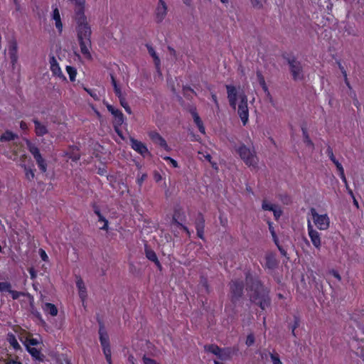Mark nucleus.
<instances>
[{
	"label": "nucleus",
	"mask_w": 364,
	"mask_h": 364,
	"mask_svg": "<svg viewBox=\"0 0 364 364\" xmlns=\"http://www.w3.org/2000/svg\"><path fill=\"white\" fill-rule=\"evenodd\" d=\"M36 161V164L42 173H46L47 171V163L46 160L43 158L42 155L36 156L34 158Z\"/></svg>",
	"instance_id": "34"
},
{
	"label": "nucleus",
	"mask_w": 364,
	"mask_h": 364,
	"mask_svg": "<svg viewBox=\"0 0 364 364\" xmlns=\"http://www.w3.org/2000/svg\"><path fill=\"white\" fill-rule=\"evenodd\" d=\"M76 287L78 290L79 296L82 303H84L87 297V293L85 283L80 277H76Z\"/></svg>",
	"instance_id": "21"
},
{
	"label": "nucleus",
	"mask_w": 364,
	"mask_h": 364,
	"mask_svg": "<svg viewBox=\"0 0 364 364\" xmlns=\"http://www.w3.org/2000/svg\"><path fill=\"white\" fill-rule=\"evenodd\" d=\"M236 151L247 166L254 168L257 166L258 158L254 150H252L245 144H242Z\"/></svg>",
	"instance_id": "4"
},
{
	"label": "nucleus",
	"mask_w": 364,
	"mask_h": 364,
	"mask_svg": "<svg viewBox=\"0 0 364 364\" xmlns=\"http://www.w3.org/2000/svg\"><path fill=\"white\" fill-rule=\"evenodd\" d=\"M143 361L144 364H159L154 359L148 358L146 355L143 357Z\"/></svg>",
	"instance_id": "55"
},
{
	"label": "nucleus",
	"mask_w": 364,
	"mask_h": 364,
	"mask_svg": "<svg viewBox=\"0 0 364 364\" xmlns=\"http://www.w3.org/2000/svg\"><path fill=\"white\" fill-rule=\"evenodd\" d=\"M53 18L55 21V27L61 32L63 29V23L60 18V12L58 8H55L53 11Z\"/></svg>",
	"instance_id": "32"
},
{
	"label": "nucleus",
	"mask_w": 364,
	"mask_h": 364,
	"mask_svg": "<svg viewBox=\"0 0 364 364\" xmlns=\"http://www.w3.org/2000/svg\"><path fill=\"white\" fill-rule=\"evenodd\" d=\"M122 125H118V124H114V129L115 131V132L117 134V135L122 139H124V136H123V134H122V130L120 129V127Z\"/></svg>",
	"instance_id": "58"
},
{
	"label": "nucleus",
	"mask_w": 364,
	"mask_h": 364,
	"mask_svg": "<svg viewBox=\"0 0 364 364\" xmlns=\"http://www.w3.org/2000/svg\"><path fill=\"white\" fill-rule=\"evenodd\" d=\"M256 74H257V77L258 82H259L260 86L262 87L263 91L267 94V95L268 97H271L270 92L267 86L264 77L262 75V73L260 71H257ZM270 99L272 100V97H270Z\"/></svg>",
	"instance_id": "31"
},
{
	"label": "nucleus",
	"mask_w": 364,
	"mask_h": 364,
	"mask_svg": "<svg viewBox=\"0 0 364 364\" xmlns=\"http://www.w3.org/2000/svg\"><path fill=\"white\" fill-rule=\"evenodd\" d=\"M289 65V70L294 80H301L304 79V70L301 63L294 56L287 58Z\"/></svg>",
	"instance_id": "5"
},
{
	"label": "nucleus",
	"mask_w": 364,
	"mask_h": 364,
	"mask_svg": "<svg viewBox=\"0 0 364 364\" xmlns=\"http://www.w3.org/2000/svg\"><path fill=\"white\" fill-rule=\"evenodd\" d=\"M8 50L11 63L12 65L14 66L18 61V44L15 38L9 41Z\"/></svg>",
	"instance_id": "17"
},
{
	"label": "nucleus",
	"mask_w": 364,
	"mask_h": 364,
	"mask_svg": "<svg viewBox=\"0 0 364 364\" xmlns=\"http://www.w3.org/2000/svg\"><path fill=\"white\" fill-rule=\"evenodd\" d=\"M204 348L205 351L211 353L216 356L219 354L221 349V348L215 344L206 345Z\"/></svg>",
	"instance_id": "37"
},
{
	"label": "nucleus",
	"mask_w": 364,
	"mask_h": 364,
	"mask_svg": "<svg viewBox=\"0 0 364 364\" xmlns=\"http://www.w3.org/2000/svg\"><path fill=\"white\" fill-rule=\"evenodd\" d=\"M331 161L335 164V166H336L337 170L341 169V168H343L342 164L336 158L331 159Z\"/></svg>",
	"instance_id": "64"
},
{
	"label": "nucleus",
	"mask_w": 364,
	"mask_h": 364,
	"mask_svg": "<svg viewBox=\"0 0 364 364\" xmlns=\"http://www.w3.org/2000/svg\"><path fill=\"white\" fill-rule=\"evenodd\" d=\"M255 341V336L253 333H250L247 336L245 343L246 345L250 347L252 346Z\"/></svg>",
	"instance_id": "50"
},
{
	"label": "nucleus",
	"mask_w": 364,
	"mask_h": 364,
	"mask_svg": "<svg viewBox=\"0 0 364 364\" xmlns=\"http://www.w3.org/2000/svg\"><path fill=\"white\" fill-rule=\"evenodd\" d=\"M106 107L114 117V124L122 125L125 119L122 112L109 103H106Z\"/></svg>",
	"instance_id": "16"
},
{
	"label": "nucleus",
	"mask_w": 364,
	"mask_h": 364,
	"mask_svg": "<svg viewBox=\"0 0 364 364\" xmlns=\"http://www.w3.org/2000/svg\"><path fill=\"white\" fill-rule=\"evenodd\" d=\"M66 71L69 75L70 80L71 82H74L75 80V77L77 75V70L75 67L67 65L66 66Z\"/></svg>",
	"instance_id": "38"
},
{
	"label": "nucleus",
	"mask_w": 364,
	"mask_h": 364,
	"mask_svg": "<svg viewBox=\"0 0 364 364\" xmlns=\"http://www.w3.org/2000/svg\"><path fill=\"white\" fill-rule=\"evenodd\" d=\"M277 247L278 248L279 251L280 252L281 255L285 257H287V252L284 249V247L280 245L279 240H277V243H274Z\"/></svg>",
	"instance_id": "52"
},
{
	"label": "nucleus",
	"mask_w": 364,
	"mask_h": 364,
	"mask_svg": "<svg viewBox=\"0 0 364 364\" xmlns=\"http://www.w3.org/2000/svg\"><path fill=\"white\" fill-rule=\"evenodd\" d=\"M146 177H147L146 173H142L141 176H138L136 182L139 187H141L142 186L144 181H145Z\"/></svg>",
	"instance_id": "51"
},
{
	"label": "nucleus",
	"mask_w": 364,
	"mask_h": 364,
	"mask_svg": "<svg viewBox=\"0 0 364 364\" xmlns=\"http://www.w3.org/2000/svg\"><path fill=\"white\" fill-rule=\"evenodd\" d=\"M167 14V6L164 0H159L158 5L155 10L156 21L161 23Z\"/></svg>",
	"instance_id": "18"
},
{
	"label": "nucleus",
	"mask_w": 364,
	"mask_h": 364,
	"mask_svg": "<svg viewBox=\"0 0 364 364\" xmlns=\"http://www.w3.org/2000/svg\"><path fill=\"white\" fill-rule=\"evenodd\" d=\"M269 356L273 364H282L277 353L274 351L269 353Z\"/></svg>",
	"instance_id": "45"
},
{
	"label": "nucleus",
	"mask_w": 364,
	"mask_h": 364,
	"mask_svg": "<svg viewBox=\"0 0 364 364\" xmlns=\"http://www.w3.org/2000/svg\"><path fill=\"white\" fill-rule=\"evenodd\" d=\"M228 94V99L230 106L234 109H236L237 102L238 98L240 103L238 105L237 114L242 122L245 126L249 120V109L247 105V97L245 94H241L238 96L237 88L232 85H225Z\"/></svg>",
	"instance_id": "3"
},
{
	"label": "nucleus",
	"mask_w": 364,
	"mask_h": 364,
	"mask_svg": "<svg viewBox=\"0 0 364 364\" xmlns=\"http://www.w3.org/2000/svg\"><path fill=\"white\" fill-rule=\"evenodd\" d=\"M97 322L99 323V338L102 348H109L110 347L109 338L105 328L104 323L100 318H97Z\"/></svg>",
	"instance_id": "10"
},
{
	"label": "nucleus",
	"mask_w": 364,
	"mask_h": 364,
	"mask_svg": "<svg viewBox=\"0 0 364 364\" xmlns=\"http://www.w3.org/2000/svg\"><path fill=\"white\" fill-rule=\"evenodd\" d=\"M267 225H268V228H269V232L272 235L273 242H274V243H277L279 238L276 234L274 228L273 226V223L270 220H267Z\"/></svg>",
	"instance_id": "40"
},
{
	"label": "nucleus",
	"mask_w": 364,
	"mask_h": 364,
	"mask_svg": "<svg viewBox=\"0 0 364 364\" xmlns=\"http://www.w3.org/2000/svg\"><path fill=\"white\" fill-rule=\"evenodd\" d=\"M186 220V215L183 208L178 205L174 208L173 216H172V224L179 227V224H183L182 222Z\"/></svg>",
	"instance_id": "15"
},
{
	"label": "nucleus",
	"mask_w": 364,
	"mask_h": 364,
	"mask_svg": "<svg viewBox=\"0 0 364 364\" xmlns=\"http://www.w3.org/2000/svg\"><path fill=\"white\" fill-rule=\"evenodd\" d=\"M190 113L191 114L193 121H194L195 124H196L197 127L198 128L199 132L201 134H205V127L203 125V123L200 116L198 115V114L196 111V107L191 108L190 109Z\"/></svg>",
	"instance_id": "23"
},
{
	"label": "nucleus",
	"mask_w": 364,
	"mask_h": 364,
	"mask_svg": "<svg viewBox=\"0 0 364 364\" xmlns=\"http://www.w3.org/2000/svg\"><path fill=\"white\" fill-rule=\"evenodd\" d=\"M265 0H250L252 6L257 9H260L263 7V4Z\"/></svg>",
	"instance_id": "49"
},
{
	"label": "nucleus",
	"mask_w": 364,
	"mask_h": 364,
	"mask_svg": "<svg viewBox=\"0 0 364 364\" xmlns=\"http://www.w3.org/2000/svg\"><path fill=\"white\" fill-rule=\"evenodd\" d=\"M246 290L250 293V301L265 310L271 305L269 290L266 288L258 274L247 270L245 273Z\"/></svg>",
	"instance_id": "2"
},
{
	"label": "nucleus",
	"mask_w": 364,
	"mask_h": 364,
	"mask_svg": "<svg viewBox=\"0 0 364 364\" xmlns=\"http://www.w3.org/2000/svg\"><path fill=\"white\" fill-rule=\"evenodd\" d=\"M300 324V318L298 316H294V323L290 326V328L291 329V334L293 336L296 337L295 330L299 326Z\"/></svg>",
	"instance_id": "41"
},
{
	"label": "nucleus",
	"mask_w": 364,
	"mask_h": 364,
	"mask_svg": "<svg viewBox=\"0 0 364 364\" xmlns=\"http://www.w3.org/2000/svg\"><path fill=\"white\" fill-rule=\"evenodd\" d=\"M149 136L154 144L159 145L166 151H171V148L170 146H168L166 141L161 136V135L159 132L156 131H151L149 133Z\"/></svg>",
	"instance_id": "14"
},
{
	"label": "nucleus",
	"mask_w": 364,
	"mask_h": 364,
	"mask_svg": "<svg viewBox=\"0 0 364 364\" xmlns=\"http://www.w3.org/2000/svg\"><path fill=\"white\" fill-rule=\"evenodd\" d=\"M232 350L230 348H221L220 352L218 354L217 357L222 361L228 360L232 357Z\"/></svg>",
	"instance_id": "29"
},
{
	"label": "nucleus",
	"mask_w": 364,
	"mask_h": 364,
	"mask_svg": "<svg viewBox=\"0 0 364 364\" xmlns=\"http://www.w3.org/2000/svg\"><path fill=\"white\" fill-rule=\"evenodd\" d=\"M97 218H98V222L103 223L102 226L100 227V229L102 230L107 231L108 228H109L108 220L102 215V214L97 216Z\"/></svg>",
	"instance_id": "42"
},
{
	"label": "nucleus",
	"mask_w": 364,
	"mask_h": 364,
	"mask_svg": "<svg viewBox=\"0 0 364 364\" xmlns=\"http://www.w3.org/2000/svg\"><path fill=\"white\" fill-rule=\"evenodd\" d=\"M301 131L304 137V142L307 146H309L313 149L314 148V144L310 139L306 128L305 127H302Z\"/></svg>",
	"instance_id": "35"
},
{
	"label": "nucleus",
	"mask_w": 364,
	"mask_h": 364,
	"mask_svg": "<svg viewBox=\"0 0 364 364\" xmlns=\"http://www.w3.org/2000/svg\"><path fill=\"white\" fill-rule=\"evenodd\" d=\"M272 212H273L274 217L276 220H279L282 214V210L280 208H277V207Z\"/></svg>",
	"instance_id": "54"
},
{
	"label": "nucleus",
	"mask_w": 364,
	"mask_h": 364,
	"mask_svg": "<svg viewBox=\"0 0 364 364\" xmlns=\"http://www.w3.org/2000/svg\"><path fill=\"white\" fill-rule=\"evenodd\" d=\"M178 228H181V230H183L189 237H191V232L189 230V229L187 228V226H186L183 224H179Z\"/></svg>",
	"instance_id": "62"
},
{
	"label": "nucleus",
	"mask_w": 364,
	"mask_h": 364,
	"mask_svg": "<svg viewBox=\"0 0 364 364\" xmlns=\"http://www.w3.org/2000/svg\"><path fill=\"white\" fill-rule=\"evenodd\" d=\"M110 77L114 94L118 97L121 106L124 108V106L129 105L126 100V95L122 93L120 86L118 85L114 75L113 74H110Z\"/></svg>",
	"instance_id": "9"
},
{
	"label": "nucleus",
	"mask_w": 364,
	"mask_h": 364,
	"mask_svg": "<svg viewBox=\"0 0 364 364\" xmlns=\"http://www.w3.org/2000/svg\"><path fill=\"white\" fill-rule=\"evenodd\" d=\"M144 250L146 257L149 260L154 262L158 259V257L156 252L153 250L150 249L146 245H145Z\"/></svg>",
	"instance_id": "36"
},
{
	"label": "nucleus",
	"mask_w": 364,
	"mask_h": 364,
	"mask_svg": "<svg viewBox=\"0 0 364 364\" xmlns=\"http://www.w3.org/2000/svg\"><path fill=\"white\" fill-rule=\"evenodd\" d=\"M23 167L25 171L26 178L28 181H32L35 177L34 170L26 165H23Z\"/></svg>",
	"instance_id": "39"
},
{
	"label": "nucleus",
	"mask_w": 364,
	"mask_h": 364,
	"mask_svg": "<svg viewBox=\"0 0 364 364\" xmlns=\"http://www.w3.org/2000/svg\"><path fill=\"white\" fill-rule=\"evenodd\" d=\"M195 228L196 230L197 236L205 240V217L200 212L198 213L197 217L195 220Z\"/></svg>",
	"instance_id": "12"
},
{
	"label": "nucleus",
	"mask_w": 364,
	"mask_h": 364,
	"mask_svg": "<svg viewBox=\"0 0 364 364\" xmlns=\"http://www.w3.org/2000/svg\"><path fill=\"white\" fill-rule=\"evenodd\" d=\"M329 274L331 275H332L333 277H334L338 281L341 280V275H340V274L338 273V271H336L335 269H331V270L329 271Z\"/></svg>",
	"instance_id": "59"
},
{
	"label": "nucleus",
	"mask_w": 364,
	"mask_h": 364,
	"mask_svg": "<svg viewBox=\"0 0 364 364\" xmlns=\"http://www.w3.org/2000/svg\"><path fill=\"white\" fill-rule=\"evenodd\" d=\"M28 271L30 274L31 279H35L37 277V272L33 267L28 268Z\"/></svg>",
	"instance_id": "61"
},
{
	"label": "nucleus",
	"mask_w": 364,
	"mask_h": 364,
	"mask_svg": "<svg viewBox=\"0 0 364 364\" xmlns=\"http://www.w3.org/2000/svg\"><path fill=\"white\" fill-rule=\"evenodd\" d=\"M97 322L99 323V338L102 348H109L110 347L109 338L105 328L104 323L100 318H97Z\"/></svg>",
	"instance_id": "11"
},
{
	"label": "nucleus",
	"mask_w": 364,
	"mask_h": 364,
	"mask_svg": "<svg viewBox=\"0 0 364 364\" xmlns=\"http://www.w3.org/2000/svg\"><path fill=\"white\" fill-rule=\"evenodd\" d=\"M326 154L329 157L330 160H331V159L336 158L333 154V149L330 146L327 147Z\"/></svg>",
	"instance_id": "63"
},
{
	"label": "nucleus",
	"mask_w": 364,
	"mask_h": 364,
	"mask_svg": "<svg viewBox=\"0 0 364 364\" xmlns=\"http://www.w3.org/2000/svg\"><path fill=\"white\" fill-rule=\"evenodd\" d=\"M6 341L9 342L10 346L14 348V350L18 351L21 350V347L18 343L16 336L12 333H9L6 336Z\"/></svg>",
	"instance_id": "27"
},
{
	"label": "nucleus",
	"mask_w": 364,
	"mask_h": 364,
	"mask_svg": "<svg viewBox=\"0 0 364 364\" xmlns=\"http://www.w3.org/2000/svg\"><path fill=\"white\" fill-rule=\"evenodd\" d=\"M32 122L34 124V132L37 136H43L48 133V129L46 124L41 122L37 118H33Z\"/></svg>",
	"instance_id": "20"
},
{
	"label": "nucleus",
	"mask_w": 364,
	"mask_h": 364,
	"mask_svg": "<svg viewBox=\"0 0 364 364\" xmlns=\"http://www.w3.org/2000/svg\"><path fill=\"white\" fill-rule=\"evenodd\" d=\"M43 310L46 314H50L52 316H55L58 315V308L56 306L52 303H45L43 306Z\"/></svg>",
	"instance_id": "28"
},
{
	"label": "nucleus",
	"mask_w": 364,
	"mask_h": 364,
	"mask_svg": "<svg viewBox=\"0 0 364 364\" xmlns=\"http://www.w3.org/2000/svg\"><path fill=\"white\" fill-rule=\"evenodd\" d=\"M231 301L235 304L243 295L244 283L241 280H232L230 283Z\"/></svg>",
	"instance_id": "7"
},
{
	"label": "nucleus",
	"mask_w": 364,
	"mask_h": 364,
	"mask_svg": "<svg viewBox=\"0 0 364 364\" xmlns=\"http://www.w3.org/2000/svg\"><path fill=\"white\" fill-rule=\"evenodd\" d=\"M278 266V261L276 259L275 255L272 252L267 253L265 255V264L264 267L268 269L273 270Z\"/></svg>",
	"instance_id": "22"
},
{
	"label": "nucleus",
	"mask_w": 364,
	"mask_h": 364,
	"mask_svg": "<svg viewBox=\"0 0 364 364\" xmlns=\"http://www.w3.org/2000/svg\"><path fill=\"white\" fill-rule=\"evenodd\" d=\"M92 209H93V211H94L95 214L97 216H99L100 215L102 214L99 205H97L95 203H94L92 205Z\"/></svg>",
	"instance_id": "60"
},
{
	"label": "nucleus",
	"mask_w": 364,
	"mask_h": 364,
	"mask_svg": "<svg viewBox=\"0 0 364 364\" xmlns=\"http://www.w3.org/2000/svg\"><path fill=\"white\" fill-rule=\"evenodd\" d=\"M143 361L144 364H159L154 359L148 358L146 355L143 357Z\"/></svg>",
	"instance_id": "57"
},
{
	"label": "nucleus",
	"mask_w": 364,
	"mask_h": 364,
	"mask_svg": "<svg viewBox=\"0 0 364 364\" xmlns=\"http://www.w3.org/2000/svg\"><path fill=\"white\" fill-rule=\"evenodd\" d=\"M26 144L28 150L33 155V158H36V156L41 155L38 147L31 140L26 139Z\"/></svg>",
	"instance_id": "30"
},
{
	"label": "nucleus",
	"mask_w": 364,
	"mask_h": 364,
	"mask_svg": "<svg viewBox=\"0 0 364 364\" xmlns=\"http://www.w3.org/2000/svg\"><path fill=\"white\" fill-rule=\"evenodd\" d=\"M12 287L11 284L9 282H0V292H8Z\"/></svg>",
	"instance_id": "43"
},
{
	"label": "nucleus",
	"mask_w": 364,
	"mask_h": 364,
	"mask_svg": "<svg viewBox=\"0 0 364 364\" xmlns=\"http://www.w3.org/2000/svg\"><path fill=\"white\" fill-rule=\"evenodd\" d=\"M70 1L75 6L74 14L77 23L76 32L80 51L85 58L92 60L90 53L92 31L85 15V0H70Z\"/></svg>",
	"instance_id": "1"
},
{
	"label": "nucleus",
	"mask_w": 364,
	"mask_h": 364,
	"mask_svg": "<svg viewBox=\"0 0 364 364\" xmlns=\"http://www.w3.org/2000/svg\"><path fill=\"white\" fill-rule=\"evenodd\" d=\"M9 294H11L12 299L16 300L19 299L20 296H26L30 302H33L34 300L33 296L31 295L28 292H24V291H18L16 290H13L12 288L9 291Z\"/></svg>",
	"instance_id": "24"
},
{
	"label": "nucleus",
	"mask_w": 364,
	"mask_h": 364,
	"mask_svg": "<svg viewBox=\"0 0 364 364\" xmlns=\"http://www.w3.org/2000/svg\"><path fill=\"white\" fill-rule=\"evenodd\" d=\"M39 255L43 261L48 262V256L44 250L39 249Z\"/></svg>",
	"instance_id": "53"
},
{
	"label": "nucleus",
	"mask_w": 364,
	"mask_h": 364,
	"mask_svg": "<svg viewBox=\"0 0 364 364\" xmlns=\"http://www.w3.org/2000/svg\"><path fill=\"white\" fill-rule=\"evenodd\" d=\"M161 156L164 161L168 162L173 168H177L178 166V162L173 158L168 156Z\"/></svg>",
	"instance_id": "48"
},
{
	"label": "nucleus",
	"mask_w": 364,
	"mask_h": 364,
	"mask_svg": "<svg viewBox=\"0 0 364 364\" xmlns=\"http://www.w3.org/2000/svg\"><path fill=\"white\" fill-rule=\"evenodd\" d=\"M129 141L131 148L144 158L147 156H151V152L149 151L144 143L134 139V137H130Z\"/></svg>",
	"instance_id": "8"
},
{
	"label": "nucleus",
	"mask_w": 364,
	"mask_h": 364,
	"mask_svg": "<svg viewBox=\"0 0 364 364\" xmlns=\"http://www.w3.org/2000/svg\"><path fill=\"white\" fill-rule=\"evenodd\" d=\"M310 212L313 218V221L316 228L320 230H326L330 227V218L328 215L325 214H318L316 209L311 208Z\"/></svg>",
	"instance_id": "6"
},
{
	"label": "nucleus",
	"mask_w": 364,
	"mask_h": 364,
	"mask_svg": "<svg viewBox=\"0 0 364 364\" xmlns=\"http://www.w3.org/2000/svg\"><path fill=\"white\" fill-rule=\"evenodd\" d=\"M16 138H18V136L16 134L13 133L11 131L6 130L0 136V141H10L14 140Z\"/></svg>",
	"instance_id": "33"
},
{
	"label": "nucleus",
	"mask_w": 364,
	"mask_h": 364,
	"mask_svg": "<svg viewBox=\"0 0 364 364\" xmlns=\"http://www.w3.org/2000/svg\"><path fill=\"white\" fill-rule=\"evenodd\" d=\"M103 353L105 356L106 360L108 364H111L112 360V352H111V348H102Z\"/></svg>",
	"instance_id": "46"
},
{
	"label": "nucleus",
	"mask_w": 364,
	"mask_h": 364,
	"mask_svg": "<svg viewBox=\"0 0 364 364\" xmlns=\"http://www.w3.org/2000/svg\"><path fill=\"white\" fill-rule=\"evenodd\" d=\"M28 353L31 355L33 360L38 361H43L44 355L41 353V350L31 346L26 348Z\"/></svg>",
	"instance_id": "25"
},
{
	"label": "nucleus",
	"mask_w": 364,
	"mask_h": 364,
	"mask_svg": "<svg viewBox=\"0 0 364 364\" xmlns=\"http://www.w3.org/2000/svg\"><path fill=\"white\" fill-rule=\"evenodd\" d=\"M146 47L148 50L149 54L153 58L154 65L156 66V68L159 70H160V65H161V60L159 57L158 56L157 53H156L154 48L149 43L146 44Z\"/></svg>",
	"instance_id": "26"
},
{
	"label": "nucleus",
	"mask_w": 364,
	"mask_h": 364,
	"mask_svg": "<svg viewBox=\"0 0 364 364\" xmlns=\"http://www.w3.org/2000/svg\"><path fill=\"white\" fill-rule=\"evenodd\" d=\"M50 70L53 75L58 77L59 78L66 80V77L62 73L60 65L55 56L52 55L49 59Z\"/></svg>",
	"instance_id": "19"
},
{
	"label": "nucleus",
	"mask_w": 364,
	"mask_h": 364,
	"mask_svg": "<svg viewBox=\"0 0 364 364\" xmlns=\"http://www.w3.org/2000/svg\"><path fill=\"white\" fill-rule=\"evenodd\" d=\"M277 206L274 204L269 203L267 200H263L262 203V208L264 210L272 211Z\"/></svg>",
	"instance_id": "44"
},
{
	"label": "nucleus",
	"mask_w": 364,
	"mask_h": 364,
	"mask_svg": "<svg viewBox=\"0 0 364 364\" xmlns=\"http://www.w3.org/2000/svg\"><path fill=\"white\" fill-rule=\"evenodd\" d=\"M39 343V341H38L37 338H27L24 342V346L26 348H27V346H37L38 344Z\"/></svg>",
	"instance_id": "47"
},
{
	"label": "nucleus",
	"mask_w": 364,
	"mask_h": 364,
	"mask_svg": "<svg viewBox=\"0 0 364 364\" xmlns=\"http://www.w3.org/2000/svg\"><path fill=\"white\" fill-rule=\"evenodd\" d=\"M307 230L309 236L311 239V241L313 244V245L317 248L320 249L321 242V235L319 232L314 230L311 222L309 220L307 224Z\"/></svg>",
	"instance_id": "13"
},
{
	"label": "nucleus",
	"mask_w": 364,
	"mask_h": 364,
	"mask_svg": "<svg viewBox=\"0 0 364 364\" xmlns=\"http://www.w3.org/2000/svg\"><path fill=\"white\" fill-rule=\"evenodd\" d=\"M143 361L144 364H159L154 359L148 358L146 355L143 357Z\"/></svg>",
	"instance_id": "56"
}]
</instances>
